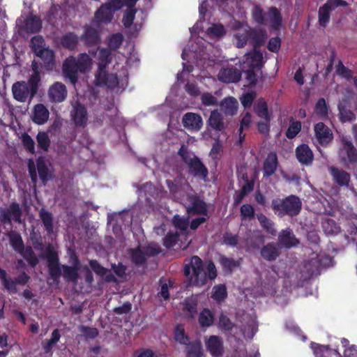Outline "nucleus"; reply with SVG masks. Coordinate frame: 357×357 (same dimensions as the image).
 <instances>
[{"mask_svg":"<svg viewBox=\"0 0 357 357\" xmlns=\"http://www.w3.org/2000/svg\"><path fill=\"white\" fill-rule=\"evenodd\" d=\"M114 221L117 223H123L125 228L128 227L132 222V215L129 212L119 213L116 215L115 219L109 218L108 220V224L114 225ZM113 227L114 232L117 235L118 232L116 231L114 225H113Z\"/></svg>","mask_w":357,"mask_h":357,"instance_id":"35","label":"nucleus"},{"mask_svg":"<svg viewBox=\"0 0 357 357\" xmlns=\"http://www.w3.org/2000/svg\"><path fill=\"white\" fill-rule=\"evenodd\" d=\"M273 208L278 215H296L301 208V202L298 197L291 195L284 199H275L272 203Z\"/></svg>","mask_w":357,"mask_h":357,"instance_id":"8","label":"nucleus"},{"mask_svg":"<svg viewBox=\"0 0 357 357\" xmlns=\"http://www.w3.org/2000/svg\"><path fill=\"white\" fill-rule=\"evenodd\" d=\"M278 239L281 245L287 248L295 246L298 243V241L289 229L282 230L279 235Z\"/></svg>","mask_w":357,"mask_h":357,"instance_id":"28","label":"nucleus"},{"mask_svg":"<svg viewBox=\"0 0 357 357\" xmlns=\"http://www.w3.org/2000/svg\"><path fill=\"white\" fill-rule=\"evenodd\" d=\"M234 31V43L237 47H243L248 39L252 38L255 43V50L247 53L242 62V69L246 74V79L250 84H254L257 81L255 71L259 70L263 63L262 53L257 50V47L266 40V36L263 34L259 38H255V32L244 22L234 20L231 25Z\"/></svg>","mask_w":357,"mask_h":357,"instance_id":"2","label":"nucleus"},{"mask_svg":"<svg viewBox=\"0 0 357 357\" xmlns=\"http://www.w3.org/2000/svg\"><path fill=\"white\" fill-rule=\"evenodd\" d=\"M342 147L340 149L339 155L341 160L349 167L357 161V153L351 142L347 139H342Z\"/></svg>","mask_w":357,"mask_h":357,"instance_id":"14","label":"nucleus"},{"mask_svg":"<svg viewBox=\"0 0 357 357\" xmlns=\"http://www.w3.org/2000/svg\"><path fill=\"white\" fill-rule=\"evenodd\" d=\"M184 273L190 285L202 287L208 280H213L217 276L215 264L212 261L204 264L197 256H193L189 263L185 265Z\"/></svg>","mask_w":357,"mask_h":357,"instance_id":"4","label":"nucleus"},{"mask_svg":"<svg viewBox=\"0 0 357 357\" xmlns=\"http://www.w3.org/2000/svg\"><path fill=\"white\" fill-rule=\"evenodd\" d=\"M338 109L340 111V119L342 121H349L354 119V113L351 111L347 109L342 102L338 105Z\"/></svg>","mask_w":357,"mask_h":357,"instance_id":"54","label":"nucleus"},{"mask_svg":"<svg viewBox=\"0 0 357 357\" xmlns=\"http://www.w3.org/2000/svg\"><path fill=\"white\" fill-rule=\"evenodd\" d=\"M183 126L190 130L198 131L203 126L201 116L193 112L186 113L182 119Z\"/></svg>","mask_w":357,"mask_h":357,"instance_id":"19","label":"nucleus"},{"mask_svg":"<svg viewBox=\"0 0 357 357\" xmlns=\"http://www.w3.org/2000/svg\"><path fill=\"white\" fill-rule=\"evenodd\" d=\"M22 142L24 147L31 153L35 152V142L33 139L26 133L22 135Z\"/></svg>","mask_w":357,"mask_h":357,"instance_id":"58","label":"nucleus"},{"mask_svg":"<svg viewBox=\"0 0 357 357\" xmlns=\"http://www.w3.org/2000/svg\"><path fill=\"white\" fill-rule=\"evenodd\" d=\"M202 349L200 342H195L187 347V357H201Z\"/></svg>","mask_w":357,"mask_h":357,"instance_id":"48","label":"nucleus"},{"mask_svg":"<svg viewBox=\"0 0 357 357\" xmlns=\"http://www.w3.org/2000/svg\"><path fill=\"white\" fill-rule=\"evenodd\" d=\"M278 166L277 155L274 153L268 155L264 164V174L265 176L272 175L276 170Z\"/></svg>","mask_w":357,"mask_h":357,"instance_id":"33","label":"nucleus"},{"mask_svg":"<svg viewBox=\"0 0 357 357\" xmlns=\"http://www.w3.org/2000/svg\"><path fill=\"white\" fill-rule=\"evenodd\" d=\"M208 122L210 126L216 130H220L223 127L221 114L217 111L211 112Z\"/></svg>","mask_w":357,"mask_h":357,"instance_id":"49","label":"nucleus"},{"mask_svg":"<svg viewBox=\"0 0 357 357\" xmlns=\"http://www.w3.org/2000/svg\"><path fill=\"white\" fill-rule=\"evenodd\" d=\"M40 216L43 222V224L48 232L52 231V222L51 214L44 210L40 212Z\"/></svg>","mask_w":357,"mask_h":357,"instance_id":"57","label":"nucleus"},{"mask_svg":"<svg viewBox=\"0 0 357 357\" xmlns=\"http://www.w3.org/2000/svg\"><path fill=\"white\" fill-rule=\"evenodd\" d=\"M83 38L88 45H96L99 41L98 31L89 26L86 27Z\"/></svg>","mask_w":357,"mask_h":357,"instance_id":"40","label":"nucleus"},{"mask_svg":"<svg viewBox=\"0 0 357 357\" xmlns=\"http://www.w3.org/2000/svg\"><path fill=\"white\" fill-rule=\"evenodd\" d=\"M241 78V73L234 68H228L222 69L218 75L220 81L225 83L236 82Z\"/></svg>","mask_w":357,"mask_h":357,"instance_id":"26","label":"nucleus"},{"mask_svg":"<svg viewBox=\"0 0 357 357\" xmlns=\"http://www.w3.org/2000/svg\"><path fill=\"white\" fill-rule=\"evenodd\" d=\"M13 98L18 102H24L28 98L31 100L35 94H32V89L24 82H17L12 86Z\"/></svg>","mask_w":357,"mask_h":357,"instance_id":"13","label":"nucleus"},{"mask_svg":"<svg viewBox=\"0 0 357 357\" xmlns=\"http://www.w3.org/2000/svg\"><path fill=\"white\" fill-rule=\"evenodd\" d=\"M77 43V37L71 33L65 35L61 39L62 45L68 49H73Z\"/></svg>","mask_w":357,"mask_h":357,"instance_id":"53","label":"nucleus"},{"mask_svg":"<svg viewBox=\"0 0 357 357\" xmlns=\"http://www.w3.org/2000/svg\"><path fill=\"white\" fill-rule=\"evenodd\" d=\"M167 182L168 184V187L170 190V192L173 195L174 197L176 199L180 200L184 204H187L188 202L185 199L184 195L183 194L184 190L188 188V185L181 187V186L177 185L176 184H174L172 182H171L169 181H167Z\"/></svg>","mask_w":357,"mask_h":357,"instance_id":"37","label":"nucleus"},{"mask_svg":"<svg viewBox=\"0 0 357 357\" xmlns=\"http://www.w3.org/2000/svg\"><path fill=\"white\" fill-rule=\"evenodd\" d=\"M137 1L138 0H125V3H123V5H126L128 7L123 18V23L125 26H130L133 22L136 13V10L134 8V6Z\"/></svg>","mask_w":357,"mask_h":357,"instance_id":"31","label":"nucleus"},{"mask_svg":"<svg viewBox=\"0 0 357 357\" xmlns=\"http://www.w3.org/2000/svg\"><path fill=\"white\" fill-rule=\"evenodd\" d=\"M175 339L181 344H187L188 337L185 335L184 328L182 326H178L175 328Z\"/></svg>","mask_w":357,"mask_h":357,"instance_id":"60","label":"nucleus"},{"mask_svg":"<svg viewBox=\"0 0 357 357\" xmlns=\"http://www.w3.org/2000/svg\"><path fill=\"white\" fill-rule=\"evenodd\" d=\"M207 349L213 356L222 355L223 351L222 341L215 335H212L206 342Z\"/></svg>","mask_w":357,"mask_h":357,"instance_id":"24","label":"nucleus"},{"mask_svg":"<svg viewBox=\"0 0 357 357\" xmlns=\"http://www.w3.org/2000/svg\"><path fill=\"white\" fill-rule=\"evenodd\" d=\"M10 242L13 248L19 252L24 258H25L32 266L36 265L38 259L33 253L31 248H23L22 241L20 235L15 232H11L9 234Z\"/></svg>","mask_w":357,"mask_h":357,"instance_id":"11","label":"nucleus"},{"mask_svg":"<svg viewBox=\"0 0 357 357\" xmlns=\"http://www.w3.org/2000/svg\"><path fill=\"white\" fill-rule=\"evenodd\" d=\"M144 193V195L146 196L147 200H151V198L158 199L161 198L162 197L163 192L159 190L156 189L151 183H146L143 185L140 190V194Z\"/></svg>","mask_w":357,"mask_h":357,"instance_id":"34","label":"nucleus"},{"mask_svg":"<svg viewBox=\"0 0 357 357\" xmlns=\"http://www.w3.org/2000/svg\"><path fill=\"white\" fill-rule=\"evenodd\" d=\"M173 225L176 230V234H173L172 231L168 232L164 239V245L166 248H170L176 245L178 241H181V244L179 245V247L185 249L190 243L187 239V231L189 225L188 218L175 215L173 219Z\"/></svg>","mask_w":357,"mask_h":357,"instance_id":"6","label":"nucleus"},{"mask_svg":"<svg viewBox=\"0 0 357 357\" xmlns=\"http://www.w3.org/2000/svg\"><path fill=\"white\" fill-rule=\"evenodd\" d=\"M331 175L335 181L341 186H347L350 181V175L347 172L337 169L335 167H330Z\"/></svg>","mask_w":357,"mask_h":357,"instance_id":"30","label":"nucleus"},{"mask_svg":"<svg viewBox=\"0 0 357 357\" xmlns=\"http://www.w3.org/2000/svg\"><path fill=\"white\" fill-rule=\"evenodd\" d=\"M261 255L266 260H274L279 255L278 248L273 243L268 244L261 249Z\"/></svg>","mask_w":357,"mask_h":357,"instance_id":"38","label":"nucleus"},{"mask_svg":"<svg viewBox=\"0 0 357 357\" xmlns=\"http://www.w3.org/2000/svg\"><path fill=\"white\" fill-rule=\"evenodd\" d=\"M179 154L188 166L189 172L192 174L204 179L206 178L207 176L206 168L192 153L188 152L187 149L182 146L179 150Z\"/></svg>","mask_w":357,"mask_h":357,"instance_id":"10","label":"nucleus"},{"mask_svg":"<svg viewBox=\"0 0 357 357\" xmlns=\"http://www.w3.org/2000/svg\"><path fill=\"white\" fill-rule=\"evenodd\" d=\"M227 296V289L225 285L220 284L215 286L212 290L211 297L218 303H220L225 300Z\"/></svg>","mask_w":357,"mask_h":357,"instance_id":"44","label":"nucleus"},{"mask_svg":"<svg viewBox=\"0 0 357 357\" xmlns=\"http://www.w3.org/2000/svg\"><path fill=\"white\" fill-rule=\"evenodd\" d=\"M31 117L36 124L43 125L49 119L50 112L43 104H37L33 108Z\"/></svg>","mask_w":357,"mask_h":357,"instance_id":"20","label":"nucleus"},{"mask_svg":"<svg viewBox=\"0 0 357 357\" xmlns=\"http://www.w3.org/2000/svg\"><path fill=\"white\" fill-rule=\"evenodd\" d=\"M281 16L279 11L274 8H271L267 15V21L274 29H278L281 25Z\"/></svg>","mask_w":357,"mask_h":357,"instance_id":"42","label":"nucleus"},{"mask_svg":"<svg viewBox=\"0 0 357 357\" xmlns=\"http://www.w3.org/2000/svg\"><path fill=\"white\" fill-rule=\"evenodd\" d=\"M255 97V93L253 91L248 92L242 95L241 97V101L242 105L245 107H249L251 106L252 101Z\"/></svg>","mask_w":357,"mask_h":357,"instance_id":"61","label":"nucleus"},{"mask_svg":"<svg viewBox=\"0 0 357 357\" xmlns=\"http://www.w3.org/2000/svg\"><path fill=\"white\" fill-rule=\"evenodd\" d=\"M324 232L326 234H337L340 232V227L333 220H326L322 223Z\"/></svg>","mask_w":357,"mask_h":357,"instance_id":"46","label":"nucleus"},{"mask_svg":"<svg viewBox=\"0 0 357 357\" xmlns=\"http://www.w3.org/2000/svg\"><path fill=\"white\" fill-rule=\"evenodd\" d=\"M92 64L91 59L86 54H81L77 59L69 57L63 66L64 75L74 84L77 81L78 73L89 72L91 69Z\"/></svg>","mask_w":357,"mask_h":357,"instance_id":"5","label":"nucleus"},{"mask_svg":"<svg viewBox=\"0 0 357 357\" xmlns=\"http://www.w3.org/2000/svg\"><path fill=\"white\" fill-rule=\"evenodd\" d=\"M203 22H197L192 28L190 29L191 33V40H190L189 48H185L182 53L183 60L195 59L197 61V66H203L206 64L208 59V66L211 62H213V57L204 50L206 47L204 45V39L197 38L196 36L203 33L201 29H204ZM226 33V30L221 24H211L206 28L204 35L207 38L218 40Z\"/></svg>","mask_w":357,"mask_h":357,"instance_id":"3","label":"nucleus"},{"mask_svg":"<svg viewBox=\"0 0 357 357\" xmlns=\"http://www.w3.org/2000/svg\"><path fill=\"white\" fill-rule=\"evenodd\" d=\"M42 24L36 16H30L25 21L24 29L29 33H36L40 31Z\"/></svg>","mask_w":357,"mask_h":357,"instance_id":"39","label":"nucleus"},{"mask_svg":"<svg viewBox=\"0 0 357 357\" xmlns=\"http://www.w3.org/2000/svg\"><path fill=\"white\" fill-rule=\"evenodd\" d=\"M220 107L225 114L233 115L237 110L238 102L234 98L228 97L222 100Z\"/></svg>","mask_w":357,"mask_h":357,"instance_id":"36","label":"nucleus"},{"mask_svg":"<svg viewBox=\"0 0 357 357\" xmlns=\"http://www.w3.org/2000/svg\"><path fill=\"white\" fill-rule=\"evenodd\" d=\"M254 208L250 204H244L241 208V214L243 218H251L254 216Z\"/></svg>","mask_w":357,"mask_h":357,"instance_id":"62","label":"nucleus"},{"mask_svg":"<svg viewBox=\"0 0 357 357\" xmlns=\"http://www.w3.org/2000/svg\"><path fill=\"white\" fill-rule=\"evenodd\" d=\"M123 41L120 33L112 35L109 39L111 50L102 49L98 55V69L95 73L94 83L98 86H105L117 91L123 89L128 83V71L123 66L116 62L114 66V72H109L107 66L112 62V50L119 48Z\"/></svg>","mask_w":357,"mask_h":357,"instance_id":"1","label":"nucleus"},{"mask_svg":"<svg viewBox=\"0 0 357 357\" xmlns=\"http://www.w3.org/2000/svg\"><path fill=\"white\" fill-rule=\"evenodd\" d=\"M186 198L189 202L187 210L190 213L193 211L199 214H206V208L205 203L197 197L188 194Z\"/></svg>","mask_w":357,"mask_h":357,"instance_id":"25","label":"nucleus"},{"mask_svg":"<svg viewBox=\"0 0 357 357\" xmlns=\"http://www.w3.org/2000/svg\"><path fill=\"white\" fill-rule=\"evenodd\" d=\"M341 344L344 347V357H357V347L355 345H349V341L342 338ZM311 348L314 351L315 357H341L337 349H332L328 346H323L316 343L311 344Z\"/></svg>","mask_w":357,"mask_h":357,"instance_id":"7","label":"nucleus"},{"mask_svg":"<svg viewBox=\"0 0 357 357\" xmlns=\"http://www.w3.org/2000/svg\"><path fill=\"white\" fill-rule=\"evenodd\" d=\"M296 157L303 164H310L313 159V153L308 146L302 144L296 149Z\"/></svg>","mask_w":357,"mask_h":357,"instance_id":"29","label":"nucleus"},{"mask_svg":"<svg viewBox=\"0 0 357 357\" xmlns=\"http://www.w3.org/2000/svg\"><path fill=\"white\" fill-rule=\"evenodd\" d=\"M197 300L196 297H191L185 300L184 310L188 313L189 317H193L196 312Z\"/></svg>","mask_w":357,"mask_h":357,"instance_id":"50","label":"nucleus"},{"mask_svg":"<svg viewBox=\"0 0 357 357\" xmlns=\"http://www.w3.org/2000/svg\"><path fill=\"white\" fill-rule=\"evenodd\" d=\"M60 339V334L57 329L54 330L52 333L51 338L43 343V348L46 352H49L52 347L56 344Z\"/></svg>","mask_w":357,"mask_h":357,"instance_id":"52","label":"nucleus"},{"mask_svg":"<svg viewBox=\"0 0 357 357\" xmlns=\"http://www.w3.org/2000/svg\"><path fill=\"white\" fill-rule=\"evenodd\" d=\"M314 132L317 140L322 145L328 144L333 139L331 130L323 123H318L314 126Z\"/></svg>","mask_w":357,"mask_h":357,"instance_id":"22","label":"nucleus"},{"mask_svg":"<svg viewBox=\"0 0 357 357\" xmlns=\"http://www.w3.org/2000/svg\"><path fill=\"white\" fill-rule=\"evenodd\" d=\"M49 166V162L43 158H40L37 160V169L39 176L43 182L48 181L52 177Z\"/></svg>","mask_w":357,"mask_h":357,"instance_id":"32","label":"nucleus"},{"mask_svg":"<svg viewBox=\"0 0 357 357\" xmlns=\"http://www.w3.org/2000/svg\"><path fill=\"white\" fill-rule=\"evenodd\" d=\"M36 54L43 61L47 70H50L53 69L54 56L52 50L45 47L42 50L37 49Z\"/></svg>","mask_w":357,"mask_h":357,"instance_id":"27","label":"nucleus"},{"mask_svg":"<svg viewBox=\"0 0 357 357\" xmlns=\"http://www.w3.org/2000/svg\"><path fill=\"white\" fill-rule=\"evenodd\" d=\"M160 251V246L156 243H150L146 251L144 252L141 248L137 250H131L130 255L132 261L136 264H142L144 261L145 255H155Z\"/></svg>","mask_w":357,"mask_h":357,"instance_id":"18","label":"nucleus"},{"mask_svg":"<svg viewBox=\"0 0 357 357\" xmlns=\"http://www.w3.org/2000/svg\"><path fill=\"white\" fill-rule=\"evenodd\" d=\"M328 107L324 98H320L315 105V113L321 118H326L328 116Z\"/></svg>","mask_w":357,"mask_h":357,"instance_id":"51","label":"nucleus"},{"mask_svg":"<svg viewBox=\"0 0 357 357\" xmlns=\"http://www.w3.org/2000/svg\"><path fill=\"white\" fill-rule=\"evenodd\" d=\"M29 277L23 273L20 275L18 278L13 280L8 277L6 271L0 268V280L3 287L11 293L17 291L16 284H24L27 282Z\"/></svg>","mask_w":357,"mask_h":357,"instance_id":"15","label":"nucleus"},{"mask_svg":"<svg viewBox=\"0 0 357 357\" xmlns=\"http://www.w3.org/2000/svg\"><path fill=\"white\" fill-rule=\"evenodd\" d=\"M73 109L70 111L71 120L76 127H84L88 121V114L84 105L75 102L73 103Z\"/></svg>","mask_w":357,"mask_h":357,"instance_id":"16","label":"nucleus"},{"mask_svg":"<svg viewBox=\"0 0 357 357\" xmlns=\"http://www.w3.org/2000/svg\"><path fill=\"white\" fill-rule=\"evenodd\" d=\"M123 6L122 0H108L96 13L93 23L99 25L111 22L115 11Z\"/></svg>","mask_w":357,"mask_h":357,"instance_id":"9","label":"nucleus"},{"mask_svg":"<svg viewBox=\"0 0 357 357\" xmlns=\"http://www.w3.org/2000/svg\"><path fill=\"white\" fill-rule=\"evenodd\" d=\"M40 80L39 73H33L29 79V86L32 89V94H36L38 90V84Z\"/></svg>","mask_w":357,"mask_h":357,"instance_id":"59","label":"nucleus"},{"mask_svg":"<svg viewBox=\"0 0 357 357\" xmlns=\"http://www.w3.org/2000/svg\"><path fill=\"white\" fill-rule=\"evenodd\" d=\"M77 269L78 268L77 264L75 266V267H69L66 266L62 267V271L64 277L71 280H75L77 279Z\"/></svg>","mask_w":357,"mask_h":357,"instance_id":"55","label":"nucleus"},{"mask_svg":"<svg viewBox=\"0 0 357 357\" xmlns=\"http://www.w3.org/2000/svg\"><path fill=\"white\" fill-rule=\"evenodd\" d=\"M47 96L52 102H61L67 96L66 87L61 82H55L50 86L47 91Z\"/></svg>","mask_w":357,"mask_h":357,"instance_id":"17","label":"nucleus"},{"mask_svg":"<svg viewBox=\"0 0 357 357\" xmlns=\"http://www.w3.org/2000/svg\"><path fill=\"white\" fill-rule=\"evenodd\" d=\"M32 49L35 54L36 53L37 49H43L45 47L43 39L40 36H35L31 39Z\"/></svg>","mask_w":357,"mask_h":357,"instance_id":"63","label":"nucleus"},{"mask_svg":"<svg viewBox=\"0 0 357 357\" xmlns=\"http://www.w3.org/2000/svg\"><path fill=\"white\" fill-rule=\"evenodd\" d=\"M36 140L39 148L45 151H48L50 139L47 133L45 132H38L36 136Z\"/></svg>","mask_w":357,"mask_h":357,"instance_id":"47","label":"nucleus"},{"mask_svg":"<svg viewBox=\"0 0 357 357\" xmlns=\"http://www.w3.org/2000/svg\"><path fill=\"white\" fill-rule=\"evenodd\" d=\"M255 111L257 114L265 121H270V116L266 102L260 99L255 105Z\"/></svg>","mask_w":357,"mask_h":357,"instance_id":"41","label":"nucleus"},{"mask_svg":"<svg viewBox=\"0 0 357 357\" xmlns=\"http://www.w3.org/2000/svg\"><path fill=\"white\" fill-rule=\"evenodd\" d=\"M46 257L48 261V267L50 269V274L53 277H57L61 270L58 267V259L57 255L52 246H48L46 249Z\"/></svg>","mask_w":357,"mask_h":357,"instance_id":"23","label":"nucleus"},{"mask_svg":"<svg viewBox=\"0 0 357 357\" xmlns=\"http://www.w3.org/2000/svg\"><path fill=\"white\" fill-rule=\"evenodd\" d=\"M347 5V2L342 0H328L319 10V22L320 25L326 26L329 22L330 13L335 10L339 6H346Z\"/></svg>","mask_w":357,"mask_h":357,"instance_id":"12","label":"nucleus"},{"mask_svg":"<svg viewBox=\"0 0 357 357\" xmlns=\"http://www.w3.org/2000/svg\"><path fill=\"white\" fill-rule=\"evenodd\" d=\"M213 322V315L208 309H204L199 314V323L202 327H208Z\"/></svg>","mask_w":357,"mask_h":357,"instance_id":"43","label":"nucleus"},{"mask_svg":"<svg viewBox=\"0 0 357 357\" xmlns=\"http://www.w3.org/2000/svg\"><path fill=\"white\" fill-rule=\"evenodd\" d=\"M202 102L204 105L210 106L216 104V98L211 93H206L202 96Z\"/></svg>","mask_w":357,"mask_h":357,"instance_id":"64","label":"nucleus"},{"mask_svg":"<svg viewBox=\"0 0 357 357\" xmlns=\"http://www.w3.org/2000/svg\"><path fill=\"white\" fill-rule=\"evenodd\" d=\"M21 211L18 204L13 203L8 211H2L0 215L1 221L4 223H10L13 219L16 222H21Z\"/></svg>","mask_w":357,"mask_h":357,"instance_id":"21","label":"nucleus"},{"mask_svg":"<svg viewBox=\"0 0 357 357\" xmlns=\"http://www.w3.org/2000/svg\"><path fill=\"white\" fill-rule=\"evenodd\" d=\"M301 124L299 121H292L286 132L288 138H294L301 130Z\"/></svg>","mask_w":357,"mask_h":357,"instance_id":"56","label":"nucleus"},{"mask_svg":"<svg viewBox=\"0 0 357 357\" xmlns=\"http://www.w3.org/2000/svg\"><path fill=\"white\" fill-rule=\"evenodd\" d=\"M257 219L261 226L271 234H275L276 230L273 227V222L263 214H258Z\"/></svg>","mask_w":357,"mask_h":357,"instance_id":"45","label":"nucleus"}]
</instances>
